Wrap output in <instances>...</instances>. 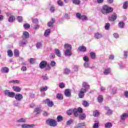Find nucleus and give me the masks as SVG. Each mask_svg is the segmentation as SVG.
Returning <instances> with one entry per match:
<instances>
[{
    "mask_svg": "<svg viewBox=\"0 0 128 128\" xmlns=\"http://www.w3.org/2000/svg\"><path fill=\"white\" fill-rule=\"evenodd\" d=\"M4 94L5 96H7L9 98H14L17 100V102H20L22 98H24V96L22 94H16L14 92H10L8 90H6L4 92Z\"/></svg>",
    "mask_w": 128,
    "mask_h": 128,
    "instance_id": "nucleus-1",
    "label": "nucleus"
},
{
    "mask_svg": "<svg viewBox=\"0 0 128 128\" xmlns=\"http://www.w3.org/2000/svg\"><path fill=\"white\" fill-rule=\"evenodd\" d=\"M90 90V85L88 82H83L82 84V88L80 89L78 94L79 98H84V94Z\"/></svg>",
    "mask_w": 128,
    "mask_h": 128,
    "instance_id": "nucleus-2",
    "label": "nucleus"
},
{
    "mask_svg": "<svg viewBox=\"0 0 128 128\" xmlns=\"http://www.w3.org/2000/svg\"><path fill=\"white\" fill-rule=\"evenodd\" d=\"M64 48L65 51L64 52V54L66 56H70L72 54V44H66L64 45Z\"/></svg>",
    "mask_w": 128,
    "mask_h": 128,
    "instance_id": "nucleus-3",
    "label": "nucleus"
},
{
    "mask_svg": "<svg viewBox=\"0 0 128 128\" xmlns=\"http://www.w3.org/2000/svg\"><path fill=\"white\" fill-rule=\"evenodd\" d=\"M39 66L41 70L45 68V70L48 72H50L52 68L50 64H48V62L46 60H42L39 64Z\"/></svg>",
    "mask_w": 128,
    "mask_h": 128,
    "instance_id": "nucleus-4",
    "label": "nucleus"
},
{
    "mask_svg": "<svg viewBox=\"0 0 128 128\" xmlns=\"http://www.w3.org/2000/svg\"><path fill=\"white\" fill-rule=\"evenodd\" d=\"M46 124L50 126H53L54 128L58 126V122L54 119L48 118L46 121Z\"/></svg>",
    "mask_w": 128,
    "mask_h": 128,
    "instance_id": "nucleus-5",
    "label": "nucleus"
},
{
    "mask_svg": "<svg viewBox=\"0 0 128 128\" xmlns=\"http://www.w3.org/2000/svg\"><path fill=\"white\" fill-rule=\"evenodd\" d=\"M76 17L78 20H82L83 22H86V20H88V17L86 15H82L80 13L78 12L76 14Z\"/></svg>",
    "mask_w": 128,
    "mask_h": 128,
    "instance_id": "nucleus-6",
    "label": "nucleus"
},
{
    "mask_svg": "<svg viewBox=\"0 0 128 128\" xmlns=\"http://www.w3.org/2000/svg\"><path fill=\"white\" fill-rule=\"evenodd\" d=\"M102 10L106 12V14H110L114 10V8L108 6V5H104L102 7Z\"/></svg>",
    "mask_w": 128,
    "mask_h": 128,
    "instance_id": "nucleus-7",
    "label": "nucleus"
},
{
    "mask_svg": "<svg viewBox=\"0 0 128 128\" xmlns=\"http://www.w3.org/2000/svg\"><path fill=\"white\" fill-rule=\"evenodd\" d=\"M44 104H46L49 108H52L54 105V102L52 101H50V100L48 98L46 100Z\"/></svg>",
    "mask_w": 128,
    "mask_h": 128,
    "instance_id": "nucleus-8",
    "label": "nucleus"
},
{
    "mask_svg": "<svg viewBox=\"0 0 128 128\" xmlns=\"http://www.w3.org/2000/svg\"><path fill=\"white\" fill-rule=\"evenodd\" d=\"M112 86H109L108 88H107V90H110L112 89L110 92V94L112 96H114V94H116V88L114 87L113 88H112Z\"/></svg>",
    "mask_w": 128,
    "mask_h": 128,
    "instance_id": "nucleus-9",
    "label": "nucleus"
},
{
    "mask_svg": "<svg viewBox=\"0 0 128 128\" xmlns=\"http://www.w3.org/2000/svg\"><path fill=\"white\" fill-rule=\"evenodd\" d=\"M26 44H28V40H26V39L22 38V40L19 42V46H26Z\"/></svg>",
    "mask_w": 128,
    "mask_h": 128,
    "instance_id": "nucleus-10",
    "label": "nucleus"
},
{
    "mask_svg": "<svg viewBox=\"0 0 128 128\" xmlns=\"http://www.w3.org/2000/svg\"><path fill=\"white\" fill-rule=\"evenodd\" d=\"M94 37L96 40H100L102 38V34L100 32H97L94 34Z\"/></svg>",
    "mask_w": 128,
    "mask_h": 128,
    "instance_id": "nucleus-11",
    "label": "nucleus"
},
{
    "mask_svg": "<svg viewBox=\"0 0 128 128\" xmlns=\"http://www.w3.org/2000/svg\"><path fill=\"white\" fill-rule=\"evenodd\" d=\"M34 124H22L21 126V127L22 128H34Z\"/></svg>",
    "mask_w": 128,
    "mask_h": 128,
    "instance_id": "nucleus-12",
    "label": "nucleus"
},
{
    "mask_svg": "<svg viewBox=\"0 0 128 128\" xmlns=\"http://www.w3.org/2000/svg\"><path fill=\"white\" fill-rule=\"evenodd\" d=\"M29 38L30 34H28V32L24 31V32H23L22 38H24V40H26V38Z\"/></svg>",
    "mask_w": 128,
    "mask_h": 128,
    "instance_id": "nucleus-13",
    "label": "nucleus"
},
{
    "mask_svg": "<svg viewBox=\"0 0 128 128\" xmlns=\"http://www.w3.org/2000/svg\"><path fill=\"white\" fill-rule=\"evenodd\" d=\"M116 18H118L116 14L114 13L109 18V20H110L111 22H114V20H116Z\"/></svg>",
    "mask_w": 128,
    "mask_h": 128,
    "instance_id": "nucleus-14",
    "label": "nucleus"
},
{
    "mask_svg": "<svg viewBox=\"0 0 128 128\" xmlns=\"http://www.w3.org/2000/svg\"><path fill=\"white\" fill-rule=\"evenodd\" d=\"M64 95L67 98H70L72 96V94L70 93V89L66 90L64 91Z\"/></svg>",
    "mask_w": 128,
    "mask_h": 128,
    "instance_id": "nucleus-15",
    "label": "nucleus"
},
{
    "mask_svg": "<svg viewBox=\"0 0 128 128\" xmlns=\"http://www.w3.org/2000/svg\"><path fill=\"white\" fill-rule=\"evenodd\" d=\"M54 22H56V19L54 18H52V20L48 23V26H49V28H52V26H54Z\"/></svg>",
    "mask_w": 128,
    "mask_h": 128,
    "instance_id": "nucleus-16",
    "label": "nucleus"
},
{
    "mask_svg": "<svg viewBox=\"0 0 128 128\" xmlns=\"http://www.w3.org/2000/svg\"><path fill=\"white\" fill-rule=\"evenodd\" d=\"M78 50H79L80 52H86V48L84 46H79Z\"/></svg>",
    "mask_w": 128,
    "mask_h": 128,
    "instance_id": "nucleus-17",
    "label": "nucleus"
},
{
    "mask_svg": "<svg viewBox=\"0 0 128 128\" xmlns=\"http://www.w3.org/2000/svg\"><path fill=\"white\" fill-rule=\"evenodd\" d=\"M41 110L40 107H37L35 108L34 110V113L35 114H40Z\"/></svg>",
    "mask_w": 128,
    "mask_h": 128,
    "instance_id": "nucleus-18",
    "label": "nucleus"
},
{
    "mask_svg": "<svg viewBox=\"0 0 128 128\" xmlns=\"http://www.w3.org/2000/svg\"><path fill=\"white\" fill-rule=\"evenodd\" d=\"M2 72H4V74H8V72H10V69L8 68V67H3L2 68Z\"/></svg>",
    "mask_w": 128,
    "mask_h": 128,
    "instance_id": "nucleus-19",
    "label": "nucleus"
},
{
    "mask_svg": "<svg viewBox=\"0 0 128 128\" xmlns=\"http://www.w3.org/2000/svg\"><path fill=\"white\" fill-rule=\"evenodd\" d=\"M56 98L58 100H64V96L62 94H60V93L57 94Z\"/></svg>",
    "mask_w": 128,
    "mask_h": 128,
    "instance_id": "nucleus-20",
    "label": "nucleus"
},
{
    "mask_svg": "<svg viewBox=\"0 0 128 128\" xmlns=\"http://www.w3.org/2000/svg\"><path fill=\"white\" fill-rule=\"evenodd\" d=\"M36 46L38 50H40V48H42V44L40 42H38L37 44H36Z\"/></svg>",
    "mask_w": 128,
    "mask_h": 128,
    "instance_id": "nucleus-21",
    "label": "nucleus"
},
{
    "mask_svg": "<svg viewBox=\"0 0 128 128\" xmlns=\"http://www.w3.org/2000/svg\"><path fill=\"white\" fill-rule=\"evenodd\" d=\"M54 52L56 56H58V58H60L62 56V54H60V50L55 49Z\"/></svg>",
    "mask_w": 128,
    "mask_h": 128,
    "instance_id": "nucleus-22",
    "label": "nucleus"
},
{
    "mask_svg": "<svg viewBox=\"0 0 128 128\" xmlns=\"http://www.w3.org/2000/svg\"><path fill=\"white\" fill-rule=\"evenodd\" d=\"M110 73V68H106L104 72V74L106 76Z\"/></svg>",
    "mask_w": 128,
    "mask_h": 128,
    "instance_id": "nucleus-23",
    "label": "nucleus"
},
{
    "mask_svg": "<svg viewBox=\"0 0 128 128\" xmlns=\"http://www.w3.org/2000/svg\"><path fill=\"white\" fill-rule=\"evenodd\" d=\"M64 119L62 118V116L59 115L56 118V120L58 122H62Z\"/></svg>",
    "mask_w": 128,
    "mask_h": 128,
    "instance_id": "nucleus-24",
    "label": "nucleus"
},
{
    "mask_svg": "<svg viewBox=\"0 0 128 128\" xmlns=\"http://www.w3.org/2000/svg\"><path fill=\"white\" fill-rule=\"evenodd\" d=\"M118 26L120 28H124V22H120L118 24Z\"/></svg>",
    "mask_w": 128,
    "mask_h": 128,
    "instance_id": "nucleus-25",
    "label": "nucleus"
},
{
    "mask_svg": "<svg viewBox=\"0 0 128 128\" xmlns=\"http://www.w3.org/2000/svg\"><path fill=\"white\" fill-rule=\"evenodd\" d=\"M105 128H110L112 126V122H107L104 124Z\"/></svg>",
    "mask_w": 128,
    "mask_h": 128,
    "instance_id": "nucleus-26",
    "label": "nucleus"
},
{
    "mask_svg": "<svg viewBox=\"0 0 128 128\" xmlns=\"http://www.w3.org/2000/svg\"><path fill=\"white\" fill-rule=\"evenodd\" d=\"M7 54L9 58H12V56H14V54H12V51L11 50H8Z\"/></svg>",
    "mask_w": 128,
    "mask_h": 128,
    "instance_id": "nucleus-27",
    "label": "nucleus"
},
{
    "mask_svg": "<svg viewBox=\"0 0 128 128\" xmlns=\"http://www.w3.org/2000/svg\"><path fill=\"white\" fill-rule=\"evenodd\" d=\"M93 116L94 118H98V116H100V112H98V110L94 111L93 112Z\"/></svg>",
    "mask_w": 128,
    "mask_h": 128,
    "instance_id": "nucleus-28",
    "label": "nucleus"
},
{
    "mask_svg": "<svg viewBox=\"0 0 128 128\" xmlns=\"http://www.w3.org/2000/svg\"><path fill=\"white\" fill-rule=\"evenodd\" d=\"M14 92H20L22 90V88L18 86H16L13 88Z\"/></svg>",
    "mask_w": 128,
    "mask_h": 128,
    "instance_id": "nucleus-29",
    "label": "nucleus"
},
{
    "mask_svg": "<svg viewBox=\"0 0 128 128\" xmlns=\"http://www.w3.org/2000/svg\"><path fill=\"white\" fill-rule=\"evenodd\" d=\"M14 56H15L16 57L20 56V51H18V49L14 50Z\"/></svg>",
    "mask_w": 128,
    "mask_h": 128,
    "instance_id": "nucleus-30",
    "label": "nucleus"
},
{
    "mask_svg": "<svg viewBox=\"0 0 128 128\" xmlns=\"http://www.w3.org/2000/svg\"><path fill=\"white\" fill-rule=\"evenodd\" d=\"M90 56L92 60H94L96 58V54L95 52H90Z\"/></svg>",
    "mask_w": 128,
    "mask_h": 128,
    "instance_id": "nucleus-31",
    "label": "nucleus"
},
{
    "mask_svg": "<svg viewBox=\"0 0 128 128\" xmlns=\"http://www.w3.org/2000/svg\"><path fill=\"white\" fill-rule=\"evenodd\" d=\"M73 113L75 116H78V109L76 108L73 109Z\"/></svg>",
    "mask_w": 128,
    "mask_h": 128,
    "instance_id": "nucleus-32",
    "label": "nucleus"
},
{
    "mask_svg": "<svg viewBox=\"0 0 128 128\" xmlns=\"http://www.w3.org/2000/svg\"><path fill=\"white\" fill-rule=\"evenodd\" d=\"M18 122H26V118H21L17 120Z\"/></svg>",
    "mask_w": 128,
    "mask_h": 128,
    "instance_id": "nucleus-33",
    "label": "nucleus"
},
{
    "mask_svg": "<svg viewBox=\"0 0 128 128\" xmlns=\"http://www.w3.org/2000/svg\"><path fill=\"white\" fill-rule=\"evenodd\" d=\"M128 8V2L126 1L124 2V3L123 4V8L124 10H126V8Z\"/></svg>",
    "mask_w": 128,
    "mask_h": 128,
    "instance_id": "nucleus-34",
    "label": "nucleus"
},
{
    "mask_svg": "<svg viewBox=\"0 0 128 128\" xmlns=\"http://www.w3.org/2000/svg\"><path fill=\"white\" fill-rule=\"evenodd\" d=\"M48 86H46L45 87H41L40 88V92H46V90H48Z\"/></svg>",
    "mask_w": 128,
    "mask_h": 128,
    "instance_id": "nucleus-35",
    "label": "nucleus"
},
{
    "mask_svg": "<svg viewBox=\"0 0 128 128\" xmlns=\"http://www.w3.org/2000/svg\"><path fill=\"white\" fill-rule=\"evenodd\" d=\"M86 118V114H83L79 116V118H80V120H84Z\"/></svg>",
    "mask_w": 128,
    "mask_h": 128,
    "instance_id": "nucleus-36",
    "label": "nucleus"
},
{
    "mask_svg": "<svg viewBox=\"0 0 128 128\" xmlns=\"http://www.w3.org/2000/svg\"><path fill=\"white\" fill-rule=\"evenodd\" d=\"M72 2L74 4H76L77 6H78V4H80V0H72Z\"/></svg>",
    "mask_w": 128,
    "mask_h": 128,
    "instance_id": "nucleus-37",
    "label": "nucleus"
},
{
    "mask_svg": "<svg viewBox=\"0 0 128 128\" xmlns=\"http://www.w3.org/2000/svg\"><path fill=\"white\" fill-rule=\"evenodd\" d=\"M50 34V29H48L45 31L44 35L45 36H48Z\"/></svg>",
    "mask_w": 128,
    "mask_h": 128,
    "instance_id": "nucleus-38",
    "label": "nucleus"
},
{
    "mask_svg": "<svg viewBox=\"0 0 128 128\" xmlns=\"http://www.w3.org/2000/svg\"><path fill=\"white\" fill-rule=\"evenodd\" d=\"M15 18H14V16H10L8 21L9 22H14V20Z\"/></svg>",
    "mask_w": 128,
    "mask_h": 128,
    "instance_id": "nucleus-39",
    "label": "nucleus"
},
{
    "mask_svg": "<svg viewBox=\"0 0 128 128\" xmlns=\"http://www.w3.org/2000/svg\"><path fill=\"white\" fill-rule=\"evenodd\" d=\"M64 74H70V70L68 68L64 69Z\"/></svg>",
    "mask_w": 128,
    "mask_h": 128,
    "instance_id": "nucleus-40",
    "label": "nucleus"
},
{
    "mask_svg": "<svg viewBox=\"0 0 128 128\" xmlns=\"http://www.w3.org/2000/svg\"><path fill=\"white\" fill-rule=\"evenodd\" d=\"M72 112H74V109H70L67 111V114L68 116H72Z\"/></svg>",
    "mask_w": 128,
    "mask_h": 128,
    "instance_id": "nucleus-41",
    "label": "nucleus"
},
{
    "mask_svg": "<svg viewBox=\"0 0 128 128\" xmlns=\"http://www.w3.org/2000/svg\"><path fill=\"white\" fill-rule=\"evenodd\" d=\"M104 98H102V96L100 95L98 98V102H102Z\"/></svg>",
    "mask_w": 128,
    "mask_h": 128,
    "instance_id": "nucleus-42",
    "label": "nucleus"
},
{
    "mask_svg": "<svg viewBox=\"0 0 128 128\" xmlns=\"http://www.w3.org/2000/svg\"><path fill=\"white\" fill-rule=\"evenodd\" d=\"M83 126H84V123H80L77 125L76 128H82Z\"/></svg>",
    "mask_w": 128,
    "mask_h": 128,
    "instance_id": "nucleus-43",
    "label": "nucleus"
},
{
    "mask_svg": "<svg viewBox=\"0 0 128 128\" xmlns=\"http://www.w3.org/2000/svg\"><path fill=\"white\" fill-rule=\"evenodd\" d=\"M84 66L86 68H90V62H84Z\"/></svg>",
    "mask_w": 128,
    "mask_h": 128,
    "instance_id": "nucleus-44",
    "label": "nucleus"
},
{
    "mask_svg": "<svg viewBox=\"0 0 128 128\" xmlns=\"http://www.w3.org/2000/svg\"><path fill=\"white\" fill-rule=\"evenodd\" d=\"M57 4L60 6H64V2H62V0H58Z\"/></svg>",
    "mask_w": 128,
    "mask_h": 128,
    "instance_id": "nucleus-45",
    "label": "nucleus"
},
{
    "mask_svg": "<svg viewBox=\"0 0 128 128\" xmlns=\"http://www.w3.org/2000/svg\"><path fill=\"white\" fill-rule=\"evenodd\" d=\"M72 122H74V120H70L66 122V126H70V124H72Z\"/></svg>",
    "mask_w": 128,
    "mask_h": 128,
    "instance_id": "nucleus-46",
    "label": "nucleus"
},
{
    "mask_svg": "<svg viewBox=\"0 0 128 128\" xmlns=\"http://www.w3.org/2000/svg\"><path fill=\"white\" fill-rule=\"evenodd\" d=\"M9 82L12 83V84H20V80H12L10 81Z\"/></svg>",
    "mask_w": 128,
    "mask_h": 128,
    "instance_id": "nucleus-47",
    "label": "nucleus"
},
{
    "mask_svg": "<svg viewBox=\"0 0 128 128\" xmlns=\"http://www.w3.org/2000/svg\"><path fill=\"white\" fill-rule=\"evenodd\" d=\"M64 18L66 20H70V16L68 14L66 13L64 15Z\"/></svg>",
    "mask_w": 128,
    "mask_h": 128,
    "instance_id": "nucleus-48",
    "label": "nucleus"
},
{
    "mask_svg": "<svg viewBox=\"0 0 128 128\" xmlns=\"http://www.w3.org/2000/svg\"><path fill=\"white\" fill-rule=\"evenodd\" d=\"M83 60H84V62H89L90 59L88 58V56H84V57H83Z\"/></svg>",
    "mask_w": 128,
    "mask_h": 128,
    "instance_id": "nucleus-49",
    "label": "nucleus"
},
{
    "mask_svg": "<svg viewBox=\"0 0 128 128\" xmlns=\"http://www.w3.org/2000/svg\"><path fill=\"white\" fill-rule=\"evenodd\" d=\"M50 66H52V68H54L56 66V63L54 61H52L50 62Z\"/></svg>",
    "mask_w": 128,
    "mask_h": 128,
    "instance_id": "nucleus-50",
    "label": "nucleus"
},
{
    "mask_svg": "<svg viewBox=\"0 0 128 128\" xmlns=\"http://www.w3.org/2000/svg\"><path fill=\"white\" fill-rule=\"evenodd\" d=\"M128 51H124V58L126 59L128 58Z\"/></svg>",
    "mask_w": 128,
    "mask_h": 128,
    "instance_id": "nucleus-51",
    "label": "nucleus"
},
{
    "mask_svg": "<svg viewBox=\"0 0 128 128\" xmlns=\"http://www.w3.org/2000/svg\"><path fill=\"white\" fill-rule=\"evenodd\" d=\"M59 87L60 88H64L66 87V85L64 82H60L59 84Z\"/></svg>",
    "mask_w": 128,
    "mask_h": 128,
    "instance_id": "nucleus-52",
    "label": "nucleus"
},
{
    "mask_svg": "<svg viewBox=\"0 0 128 128\" xmlns=\"http://www.w3.org/2000/svg\"><path fill=\"white\" fill-rule=\"evenodd\" d=\"M24 28H30V25L28 24H24Z\"/></svg>",
    "mask_w": 128,
    "mask_h": 128,
    "instance_id": "nucleus-53",
    "label": "nucleus"
},
{
    "mask_svg": "<svg viewBox=\"0 0 128 128\" xmlns=\"http://www.w3.org/2000/svg\"><path fill=\"white\" fill-rule=\"evenodd\" d=\"M113 36L114 38H120V35L116 32L114 33Z\"/></svg>",
    "mask_w": 128,
    "mask_h": 128,
    "instance_id": "nucleus-54",
    "label": "nucleus"
},
{
    "mask_svg": "<svg viewBox=\"0 0 128 128\" xmlns=\"http://www.w3.org/2000/svg\"><path fill=\"white\" fill-rule=\"evenodd\" d=\"M82 104L85 108L88 106V102L86 101H84Z\"/></svg>",
    "mask_w": 128,
    "mask_h": 128,
    "instance_id": "nucleus-55",
    "label": "nucleus"
},
{
    "mask_svg": "<svg viewBox=\"0 0 128 128\" xmlns=\"http://www.w3.org/2000/svg\"><path fill=\"white\" fill-rule=\"evenodd\" d=\"M17 20L19 22H22V16H18L17 18Z\"/></svg>",
    "mask_w": 128,
    "mask_h": 128,
    "instance_id": "nucleus-56",
    "label": "nucleus"
},
{
    "mask_svg": "<svg viewBox=\"0 0 128 128\" xmlns=\"http://www.w3.org/2000/svg\"><path fill=\"white\" fill-rule=\"evenodd\" d=\"M110 23L106 24L105 26V30H110Z\"/></svg>",
    "mask_w": 128,
    "mask_h": 128,
    "instance_id": "nucleus-57",
    "label": "nucleus"
},
{
    "mask_svg": "<svg viewBox=\"0 0 128 128\" xmlns=\"http://www.w3.org/2000/svg\"><path fill=\"white\" fill-rule=\"evenodd\" d=\"M54 10H55L54 6H52L50 8V12H54Z\"/></svg>",
    "mask_w": 128,
    "mask_h": 128,
    "instance_id": "nucleus-58",
    "label": "nucleus"
},
{
    "mask_svg": "<svg viewBox=\"0 0 128 128\" xmlns=\"http://www.w3.org/2000/svg\"><path fill=\"white\" fill-rule=\"evenodd\" d=\"M77 110L78 111L79 114H82V108L80 107L78 108L77 109Z\"/></svg>",
    "mask_w": 128,
    "mask_h": 128,
    "instance_id": "nucleus-59",
    "label": "nucleus"
},
{
    "mask_svg": "<svg viewBox=\"0 0 128 128\" xmlns=\"http://www.w3.org/2000/svg\"><path fill=\"white\" fill-rule=\"evenodd\" d=\"M93 128H98V122H96L94 124Z\"/></svg>",
    "mask_w": 128,
    "mask_h": 128,
    "instance_id": "nucleus-60",
    "label": "nucleus"
},
{
    "mask_svg": "<svg viewBox=\"0 0 128 128\" xmlns=\"http://www.w3.org/2000/svg\"><path fill=\"white\" fill-rule=\"evenodd\" d=\"M32 22L34 24H38V19H33Z\"/></svg>",
    "mask_w": 128,
    "mask_h": 128,
    "instance_id": "nucleus-61",
    "label": "nucleus"
},
{
    "mask_svg": "<svg viewBox=\"0 0 128 128\" xmlns=\"http://www.w3.org/2000/svg\"><path fill=\"white\" fill-rule=\"evenodd\" d=\"M13 104L15 106H20V103L16 102H14Z\"/></svg>",
    "mask_w": 128,
    "mask_h": 128,
    "instance_id": "nucleus-62",
    "label": "nucleus"
},
{
    "mask_svg": "<svg viewBox=\"0 0 128 128\" xmlns=\"http://www.w3.org/2000/svg\"><path fill=\"white\" fill-rule=\"evenodd\" d=\"M109 60H114V56L110 55L109 56Z\"/></svg>",
    "mask_w": 128,
    "mask_h": 128,
    "instance_id": "nucleus-63",
    "label": "nucleus"
},
{
    "mask_svg": "<svg viewBox=\"0 0 128 128\" xmlns=\"http://www.w3.org/2000/svg\"><path fill=\"white\" fill-rule=\"evenodd\" d=\"M124 96H125L126 98H128V91H125L124 92Z\"/></svg>",
    "mask_w": 128,
    "mask_h": 128,
    "instance_id": "nucleus-64",
    "label": "nucleus"
}]
</instances>
